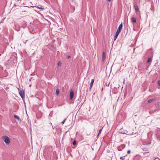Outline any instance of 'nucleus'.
I'll return each mask as SVG.
<instances>
[{
  "mask_svg": "<svg viewBox=\"0 0 160 160\" xmlns=\"http://www.w3.org/2000/svg\"><path fill=\"white\" fill-rule=\"evenodd\" d=\"M59 93V90L58 89H57L56 90V94L57 95H58Z\"/></svg>",
  "mask_w": 160,
  "mask_h": 160,
  "instance_id": "obj_15",
  "label": "nucleus"
},
{
  "mask_svg": "<svg viewBox=\"0 0 160 160\" xmlns=\"http://www.w3.org/2000/svg\"><path fill=\"white\" fill-rule=\"evenodd\" d=\"M151 58H148L147 60V62L148 63L149 62H151Z\"/></svg>",
  "mask_w": 160,
  "mask_h": 160,
  "instance_id": "obj_19",
  "label": "nucleus"
},
{
  "mask_svg": "<svg viewBox=\"0 0 160 160\" xmlns=\"http://www.w3.org/2000/svg\"><path fill=\"white\" fill-rule=\"evenodd\" d=\"M70 58V56H68L67 57L68 59H69Z\"/></svg>",
  "mask_w": 160,
  "mask_h": 160,
  "instance_id": "obj_27",
  "label": "nucleus"
},
{
  "mask_svg": "<svg viewBox=\"0 0 160 160\" xmlns=\"http://www.w3.org/2000/svg\"><path fill=\"white\" fill-rule=\"evenodd\" d=\"M19 90V93L21 97H22V99H23V98H25V94L23 90H19V89H18Z\"/></svg>",
  "mask_w": 160,
  "mask_h": 160,
  "instance_id": "obj_2",
  "label": "nucleus"
},
{
  "mask_svg": "<svg viewBox=\"0 0 160 160\" xmlns=\"http://www.w3.org/2000/svg\"><path fill=\"white\" fill-rule=\"evenodd\" d=\"M102 129H103V127L101 129H100L99 130V131H98V134L97 135V137H98L100 135V134L101 133V132H102Z\"/></svg>",
  "mask_w": 160,
  "mask_h": 160,
  "instance_id": "obj_14",
  "label": "nucleus"
},
{
  "mask_svg": "<svg viewBox=\"0 0 160 160\" xmlns=\"http://www.w3.org/2000/svg\"><path fill=\"white\" fill-rule=\"evenodd\" d=\"M2 139L4 141L6 145H8L10 142V139L7 136L2 137Z\"/></svg>",
  "mask_w": 160,
  "mask_h": 160,
  "instance_id": "obj_1",
  "label": "nucleus"
},
{
  "mask_svg": "<svg viewBox=\"0 0 160 160\" xmlns=\"http://www.w3.org/2000/svg\"><path fill=\"white\" fill-rule=\"evenodd\" d=\"M132 21L133 23H136V19L134 17H132L131 18Z\"/></svg>",
  "mask_w": 160,
  "mask_h": 160,
  "instance_id": "obj_6",
  "label": "nucleus"
},
{
  "mask_svg": "<svg viewBox=\"0 0 160 160\" xmlns=\"http://www.w3.org/2000/svg\"><path fill=\"white\" fill-rule=\"evenodd\" d=\"M119 34V33H118L116 32V34H115V35L114 36V40H116V39L117 38V37H118Z\"/></svg>",
  "mask_w": 160,
  "mask_h": 160,
  "instance_id": "obj_10",
  "label": "nucleus"
},
{
  "mask_svg": "<svg viewBox=\"0 0 160 160\" xmlns=\"http://www.w3.org/2000/svg\"><path fill=\"white\" fill-rule=\"evenodd\" d=\"M134 8L137 12H138L139 11V8L138 7L137 5H134Z\"/></svg>",
  "mask_w": 160,
  "mask_h": 160,
  "instance_id": "obj_9",
  "label": "nucleus"
},
{
  "mask_svg": "<svg viewBox=\"0 0 160 160\" xmlns=\"http://www.w3.org/2000/svg\"><path fill=\"white\" fill-rule=\"evenodd\" d=\"M105 58V53L104 52H103L102 53V61H103Z\"/></svg>",
  "mask_w": 160,
  "mask_h": 160,
  "instance_id": "obj_8",
  "label": "nucleus"
},
{
  "mask_svg": "<svg viewBox=\"0 0 160 160\" xmlns=\"http://www.w3.org/2000/svg\"><path fill=\"white\" fill-rule=\"evenodd\" d=\"M58 64L59 66L61 65V62L60 61H58Z\"/></svg>",
  "mask_w": 160,
  "mask_h": 160,
  "instance_id": "obj_20",
  "label": "nucleus"
},
{
  "mask_svg": "<svg viewBox=\"0 0 160 160\" xmlns=\"http://www.w3.org/2000/svg\"><path fill=\"white\" fill-rule=\"evenodd\" d=\"M15 30L17 31H19L20 30L19 27L18 25H15Z\"/></svg>",
  "mask_w": 160,
  "mask_h": 160,
  "instance_id": "obj_7",
  "label": "nucleus"
},
{
  "mask_svg": "<svg viewBox=\"0 0 160 160\" xmlns=\"http://www.w3.org/2000/svg\"><path fill=\"white\" fill-rule=\"evenodd\" d=\"M120 159H122V160H123V159H124L123 157H120Z\"/></svg>",
  "mask_w": 160,
  "mask_h": 160,
  "instance_id": "obj_26",
  "label": "nucleus"
},
{
  "mask_svg": "<svg viewBox=\"0 0 160 160\" xmlns=\"http://www.w3.org/2000/svg\"><path fill=\"white\" fill-rule=\"evenodd\" d=\"M76 144V141L74 140L73 142V144L74 145H75Z\"/></svg>",
  "mask_w": 160,
  "mask_h": 160,
  "instance_id": "obj_21",
  "label": "nucleus"
},
{
  "mask_svg": "<svg viewBox=\"0 0 160 160\" xmlns=\"http://www.w3.org/2000/svg\"><path fill=\"white\" fill-rule=\"evenodd\" d=\"M120 147H121L122 148H124L125 147V146L124 145H121Z\"/></svg>",
  "mask_w": 160,
  "mask_h": 160,
  "instance_id": "obj_22",
  "label": "nucleus"
},
{
  "mask_svg": "<svg viewBox=\"0 0 160 160\" xmlns=\"http://www.w3.org/2000/svg\"><path fill=\"white\" fill-rule=\"evenodd\" d=\"M130 152H131L130 150H128L127 152L128 153L130 154Z\"/></svg>",
  "mask_w": 160,
  "mask_h": 160,
  "instance_id": "obj_24",
  "label": "nucleus"
},
{
  "mask_svg": "<svg viewBox=\"0 0 160 160\" xmlns=\"http://www.w3.org/2000/svg\"><path fill=\"white\" fill-rule=\"evenodd\" d=\"M119 34V33H118L116 32V34H115V35L114 36V40H116V39L117 38V37H118Z\"/></svg>",
  "mask_w": 160,
  "mask_h": 160,
  "instance_id": "obj_11",
  "label": "nucleus"
},
{
  "mask_svg": "<svg viewBox=\"0 0 160 160\" xmlns=\"http://www.w3.org/2000/svg\"><path fill=\"white\" fill-rule=\"evenodd\" d=\"M119 148H118V150H119V151H121V150H120V149H119Z\"/></svg>",
  "mask_w": 160,
  "mask_h": 160,
  "instance_id": "obj_28",
  "label": "nucleus"
},
{
  "mask_svg": "<svg viewBox=\"0 0 160 160\" xmlns=\"http://www.w3.org/2000/svg\"><path fill=\"white\" fill-rule=\"evenodd\" d=\"M119 34V33H118L116 32V34H115V35L114 36V40H116V39L117 38V37H118Z\"/></svg>",
  "mask_w": 160,
  "mask_h": 160,
  "instance_id": "obj_12",
  "label": "nucleus"
},
{
  "mask_svg": "<svg viewBox=\"0 0 160 160\" xmlns=\"http://www.w3.org/2000/svg\"><path fill=\"white\" fill-rule=\"evenodd\" d=\"M14 117L15 118L18 119V120H19L20 119V118H19V117L17 116V115H15L14 116Z\"/></svg>",
  "mask_w": 160,
  "mask_h": 160,
  "instance_id": "obj_17",
  "label": "nucleus"
},
{
  "mask_svg": "<svg viewBox=\"0 0 160 160\" xmlns=\"http://www.w3.org/2000/svg\"><path fill=\"white\" fill-rule=\"evenodd\" d=\"M158 85L160 86V80L158 82Z\"/></svg>",
  "mask_w": 160,
  "mask_h": 160,
  "instance_id": "obj_25",
  "label": "nucleus"
},
{
  "mask_svg": "<svg viewBox=\"0 0 160 160\" xmlns=\"http://www.w3.org/2000/svg\"><path fill=\"white\" fill-rule=\"evenodd\" d=\"M94 82V80L93 79H92L91 80V82H90V90L92 88V85L93 84Z\"/></svg>",
  "mask_w": 160,
  "mask_h": 160,
  "instance_id": "obj_5",
  "label": "nucleus"
},
{
  "mask_svg": "<svg viewBox=\"0 0 160 160\" xmlns=\"http://www.w3.org/2000/svg\"><path fill=\"white\" fill-rule=\"evenodd\" d=\"M154 100V99H150L148 100V103H150L152 102Z\"/></svg>",
  "mask_w": 160,
  "mask_h": 160,
  "instance_id": "obj_16",
  "label": "nucleus"
},
{
  "mask_svg": "<svg viewBox=\"0 0 160 160\" xmlns=\"http://www.w3.org/2000/svg\"><path fill=\"white\" fill-rule=\"evenodd\" d=\"M108 1L109 2L111 1V0H108Z\"/></svg>",
  "mask_w": 160,
  "mask_h": 160,
  "instance_id": "obj_30",
  "label": "nucleus"
},
{
  "mask_svg": "<svg viewBox=\"0 0 160 160\" xmlns=\"http://www.w3.org/2000/svg\"><path fill=\"white\" fill-rule=\"evenodd\" d=\"M119 34V33H118L116 32V34H115V35L114 36V40H116V39L117 38V37H118Z\"/></svg>",
  "mask_w": 160,
  "mask_h": 160,
  "instance_id": "obj_13",
  "label": "nucleus"
},
{
  "mask_svg": "<svg viewBox=\"0 0 160 160\" xmlns=\"http://www.w3.org/2000/svg\"><path fill=\"white\" fill-rule=\"evenodd\" d=\"M122 28V23L119 26L118 29L117 30L116 32H117V33H119L120 32V31Z\"/></svg>",
  "mask_w": 160,
  "mask_h": 160,
  "instance_id": "obj_3",
  "label": "nucleus"
},
{
  "mask_svg": "<svg viewBox=\"0 0 160 160\" xmlns=\"http://www.w3.org/2000/svg\"><path fill=\"white\" fill-rule=\"evenodd\" d=\"M66 120V119H65L63 121H62V124H63L65 122V121Z\"/></svg>",
  "mask_w": 160,
  "mask_h": 160,
  "instance_id": "obj_23",
  "label": "nucleus"
},
{
  "mask_svg": "<svg viewBox=\"0 0 160 160\" xmlns=\"http://www.w3.org/2000/svg\"><path fill=\"white\" fill-rule=\"evenodd\" d=\"M74 96V92L72 90H71L70 93V99H72Z\"/></svg>",
  "mask_w": 160,
  "mask_h": 160,
  "instance_id": "obj_4",
  "label": "nucleus"
},
{
  "mask_svg": "<svg viewBox=\"0 0 160 160\" xmlns=\"http://www.w3.org/2000/svg\"><path fill=\"white\" fill-rule=\"evenodd\" d=\"M50 124H51V125L52 126V123L51 122H50Z\"/></svg>",
  "mask_w": 160,
  "mask_h": 160,
  "instance_id": "obj_29",
  "label": "nucleus"
},
{
  "mask_svg": "<svg viewBox=\"0 0 160 160\" xmlns=\"http://www.w3.org/2000/svg\"><path fill=\"white\" fill-rule=\"evenodd\" d=\"M34 7H36V8H38L39 9H41L42 10L44 9L43 8H42V7H39L38 6L37 7V6H34Z\"/></svg>",
  "mask_w": 160,
  "mask_h": 160,
  "instance_id": "obj_18",
  "label": "nucleus"
}]
</instances>
